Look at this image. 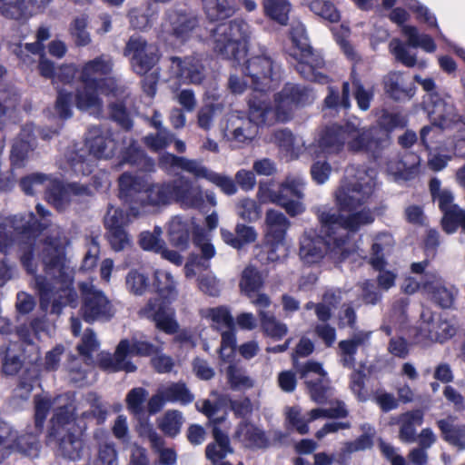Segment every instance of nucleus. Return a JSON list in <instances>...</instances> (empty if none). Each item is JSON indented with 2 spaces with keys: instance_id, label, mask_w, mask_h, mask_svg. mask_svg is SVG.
<instances>
[{
  "instance_id": "obj_1",
  "label": "nucleus",
  "mask_w": 465,
  "mask_h": 465,
  "mask_svg": "<svg viewBox=\"0 0 465 465\" xmlns=\"http://www.w3.org/2000/svg\"><path fill=\"white\" fill-rule=\"evenodd\" d=\"M45 444L54 446L59 454L70 460L83 457L84 440L83 431L76 423L74 410L68 405L58 407L49 421Z\"/></svg>"
},
{
  "instance_id": "obj_2",
  "label": "nucleus",
  "mask_w": 465,
  "mask_h": 465,
  "mask_svg": "<svg viewBox=\"0 0 465 465\" xmlns=\"http://www.w3.org/2000/svg\"><path fill=\"white\" fill-rule=\"evenodd\" d=\"M157 297L150 298L139 314L154 322L155 328L165 334L173 335L179 331L172 303L177 297L176 282L169 272H156L153 282Z\"/></svg>"
},
{
  "instance_id": "obj_3",
  "label": "nucleus",
  "mask_w": 465,
  "mask_h": 465,
  "mask_svg": "<svg viewBox=\"0 0 465 465\" xmlns=\"http://www.w3.org/2000/svg\"><path fill=\"white\" fill-rule=\"evenodd\" d=\"M322 211L319 209L316 213L320 232L311 229L306 231L300 240L299 255L301 260L308 265L320 262L325 255L341 262L351 254L350 250L344 244V240L338 235L336 229L327 230L323 227L321 221Z\"/></svg>"
},
{
  "instance_id": "obj_4",
  "label": "nucleus",
  "mask_w": 465,
  "mask_h": 465,
  "mask_svg": "<svg viewBox=\"0 0 465 465\" xmlns=\"http://www.w3.org/2000/svg\"><path fill=\"white\" fill-rule=\"evenodd\" d=\"M40 258L45 273L64 285L59 295L62 301L54 300L52 304V311L54 312H59L63 306H70L75 309L78 306V294L73 286L74 278L65 264L64 248L53 239H46Z\"/></svg>"
},
{
  "instance_id": "obj_5",
  "label": "nucleus",
  "mask_w": 465,
  "mask_h": 465,
  "mask_svg": "<svg viewBox=\"0 0 465 465\" xmlns=\"http://www.w3.org/2000/svg\"><path fill=\"white\" fill-rule=\"evenodd\" d=\"M250 34L249 24L242 18L220 24L211 31L213 51L222 58L240 64L247 55Z\"/></svg>"
},
{
  "instance_id": "obj_6",
  "label": "nucleus",
  "mask_w": 465,
  "mask_h": 465,
  "mask_svg": "<svg viewBox=\"0 0 465 465\" xmlns=\"http://www.w3.org/2000/svg\"><path fill=\"white\" fill-rule=\"evenodd\" d=\"M162 351L161 346H156L147 341L137 339H122L117 344L114 352L102 351L97 358L98 368L107 373L125 371L135 372L137 366L128 360V356L153 357Z\"/></svg>"
},
{
  "instance_id": "obj_7",
  "label": "nucleus",
  "mask_w": 465,
  "mask_h": 465,
  "mask_svg": "<svg viewBox=\"0 0 465 465\" xmlns=\"http://www.w3.org/2000/svg\"><path fill=\"white\" fill-rule=\"evenodd\" d=\"M291 222L280 211L269 209L265 213V230L258 255L267 262H278L287 255L285 238Z\"/></svg>"
},
{
  "instance_id": "obj_8",
  "label": "nucleus",
  "mask_w": 465,
  "mask_h": 465,
  "mask_svg": "<svg viewBox=\"0 0 465 465\" xmlns=\"http://www.w3.org/2000/svg\"><path fill=\"white\" fill-rule=\"evenodd\" d=\"M291 40L295 48L293 56L297 60L295 69L299 74L311 82L328 83L329 76L319 71L325 66V61L309 44L305 30L293 28L291 32Z\"/></svg>"
},
{
  "instance_id": "obj_9",
  "label": "nucleus",
  "mask_w": 465,
  "mask_h": 465,
  "mask_svg": "<svg viewBox=\"0 0 465 465\" xmlns=\"http://www.w3.org/2000/svg\"><path fill=\"white\" fill-rule=\"evenodd\" d=\"M47 227L48 224L41 222L32 212L21 217L19 223L14 224L17 238V254L23 268L28 274H35L37 271L35 261L36 241Z\"/></svg>"
},
{
  "instance_id": "obj_10",
  "label": "nucleus",
  "mask_w": 465,
  "mask_h": 465,
  "mask_svg": "<svg viewBox=\"0 0 465 465\" xmlns=\"http://www.w3.org/2000/svg\"><path fill=\"white\" fill-rule=\"evenodd\" d=\"M51 409L48 399H35L34 426H27L25 433L19 435L15 440L18 452L30 458H37L41 450L40 436L44 431L45 423Z\"/></svg>"
},
{
  "instance_id": "obj_11",
  "label": "nucleus",
  "mask_w": 465,
  "mask_h": 465,
  "mask_svg": "<svg viewBox=\"0 0 465 465\" xmlns=\"http://www.w3.org/2000/svg\"><path fill=\"white\" fill-rule=\"evenodd\" d=\"M356 124L357 133L348 142V150L351 153H363L373 161L381 159L391 144V136L375 125L360 128Z\"/></svg>"
},
{
  "instance_id": "obj_12",
  "label": "nucleus",
  "mask_w": 465,
  "mask_h": 465,
  "mask_svg": "<svg viewBox=\"0 0 465 465\" xmlns=\"http://www.w3.org/2000/svg\"><path fill=\"white\" fill-rule=\"evenodd\" d=\"M78 289L82 295L79 312L85 322H108L114 317L113 304L102 291L85 282H79Z\"/></svg>"
},
{
  "instance_id": "obj_13",
  "label": "nucleus",
  "mask_w": 465,
  "mask_h": 465,
  "mask_svg": "<svg viewBox=\"0 0 465 465\" xmlns=\"http://www.w3.org/2000/svg\"><path fill=\"white\" fill-rule=\"evenodd\" d=\"M259 194L268 201L284 209L291 217L302 214L305 207L302 203L303 193L295 180L282 183L278 190L270 189L267 183H260Z\"/></svg>"
},
{
  "instance_id": "obj_14",
  "label": "nucleus",
  "mask_w": 465,
  "mask_h": 465,
  "mask_svg": "<svg viewBox=\"0 0 465 465\" xmlns=\"http://www.w3.org/2000/svg\"><path fill=\"white\" fill-rule=\"evenodd\" d=\"M124 55L130 57L133 71L138 75L149 73L159 62L161 54L157 46L150 45L141 36H131L124 48Z\"/></svg>"
},
{
  "instance_id": "obj_15",
  "label": "nucleus",
  "mask_w": 465,
  "mask_h": 465,
  "mask_svg": "<svg viewBox=\"0 0 465 465\" xmlns=\"http://www.w3.org/2000/svg\"><path fill=\"white\" fill-rule=\"evenodd\" d=\"M321 221L325 229L331 230L335 228L338 235L341 240H344V244L347 246L350 240L349 232H355L361 225L373 223L374 217L370 212L366 211L352 213L345 216L333 212L332 209H324L321 212Z\"/></svg>"
},
{
  "instance_id": "obj_16",
  "label": "nucleus",
  "mask_w": 465,
  "mask_h": 465,
  "mask_svg": "<svg viewBox=\"0 0 465 465\" xmlns=\"http://www.w3.org/2000/svg\"><path fill=\"white\" fill-rule=\"evenodd\" d=\"M311 89L298 84L286 83L274 95L278 121L286 123L292 118L294 110L311 104Z\"/></svg>"
},
{
  "instance_id": "obj_17",
  "label": "nucleus",
  "mask_w": 465,
  "mask_h": 465,
  "mask_svg": "<svg viewBox=\"0 0 465 465\" xmlns=\"http://www.w3.org/2000/svg\"><path fill=\"white\" fill-rule=\"evenodd\" d=\"M171 70L181 83L201 84L206 78V69L203 54H193L184 57L172 56Z\"/></svg>"
},
{
  "instance_id": "obj_18",
  "label": "nucleus",
  "mask_w": 465,
  "mask_h": 465,
  "mask_svg": "<svg viewBox=\"0 0 465 465\" xmlns=\"http://www.w3.org/2000/svg\"><path fill=\"white\" fill-rule=\"evenodd\" d=\"M356 133L357 124L350 120L343 124H333L326 126L320 134L318 147L323 153H339L343 149L345 141H351Z\"/></svg>"
},
{
  "instance_id": "obj_19",
  "label": "nucleus",
  "mask_w": 465,
  "mask_h": 465,
  "mask_svg": "<svg viewBox=\"0 0 465 465\" xmlns=\"http://www.w3.org/2000/svg\"><path fill=\"white\" fill-rule=\"evenodd\" d=\"M373 193V185L356 181L341 186L335 193L336 205L340 212L351 213L363 205Z\"/></svg>"
},
{
  "instance_id": "obj_20",
  "label": "nucleus",
  "mask_w": 465,
  "mask_h": 465,
  "mask_svg": "<svg viewBox=\"0 0 465 465\" xmlns=\"http://www.w3.org/2000/svg\"><path fill=\"white\" fill-rule=\"evenodd\" d=\"M242 73L250 78L254 91H265L272 81L274 62L264 54L252 56L245 61Z\"/></svg>"
},
{
  "instance_id": "obj_21",
  "label": "nucleus",
  "mask_w": 465,
  "mask_h": 465,
  "mask_svg": "<svg viewBox=\"0 0 465 465\" xmlns=\"http://www.w3.org/2000/svg\"><path fill=\"white\" fill-rule=\"evenodd\" d=\"M201 232L193 218L181 215L173 217L167 227V240L175 249L184 252L190 247L191 239Z\"/></svg>"
},
{
  "instance_id": "obj_22",
  "label": "nucleus",
  "mask_w": 465,
  "mask_h": 465,
  "mask_svg": "<svg viewBox=\"0 0 465 465\" xmlns=\"http://www.w3.org/2000/svg\"><path fill=\"white\" fill-rule=\"evenodd\" d=\"M171 203H182L189 207L199 209L203 206L204 199L200 188H193V182L181 175L176 179L168 181Z\"/></svg>"
},
{
  "instance_id": "obj_23",
  "label": "nucleus",
  "mask_w": 465,
  "mask_h": 465,
  "mask_svg": "<svg viewBox=\"0 0 465 465\" xmlns=\"http://www.w3.org/2000/svg\"><path fill=\"white\" fill-rule=\"evenodd\" d=\"M262 92V91H260ZM249 120L257 126L272 125L278 121L277 104L272 107L266 94L260 93L252 94L248 101Z\"/></svg>"
},
{
  "instance_id": "obj_24",
  "label": "nucleus",
  "mask_w": 465,
  "mask_h": 465,
  "mask_svg": "<svg viewBox=\"0 0 465 465\" xmlns=\"http://www.w3.org/2000/svg\"><path fill=\"white\" fill-rule=\"evenodd\" d=\"M172 35L180 42H187L193 37H200L199 19L196 15L173 11L169 15Z\"/></svg>"
},
{
  "instance_id": "obj_25",
  "label": "nucleus",
  "mask_w": 465,
  "mask_h": 465,
  "mask_svg": "<svg viewBox=\"0 0 465 465\" xmlns=\"http://www.w3.org/2000/svg\"><path fill=\"white\" fill-rule=\"evenodd\" d=\"M87 144L90 153L98 159L114 158L119 151V142L116 141L111 133L104 134L99 128L89 132Z\"/></svg>"
},
{
  "instance_id": "obj_26",
  "label": "nucleus",
  "mask_w": 465,
  "mask_h": 465,
  "mask_svg": "<svg viewBox=\"0 0 465 465\" xmlns=\"http://www.w3.org/2000/svg\"><path fill=\"white\" fill-rule=\"evenodd\" d=\"M422 290L427 293L430 301L441 309H450L458 296V289L440 280L425 282Z\"/></svg>"
},
{
  "instance_id": "obj_27",
  "label": "nucleus",
  "mask_w": 465,
  "mask_h": 465,
  "mask_svg": "<svg viewBox=\"0 0 465 465\" xmlns=\"http://www.w3.org/2000/svg\"><path fill=\"white\" fill-rule=\"evenodd\" d=\"M382 82L385 94L392 100L405 101L415 94L413 83L408 81L402 73L390 72Z\"/></svg>"
},
{
  "instance_id": "obj_28",
  "label": "nucleus",
  "mask_w": 465,
  "mask_h": 465,
  "mask_svg": "<svg viewBox=\"0 0 465 465\" xmlns=\"http://www.w3.org/2000/svg\"><path fill=\"white\" fill-rule=\"evenodd\" d=\"M114 61L108 54H101L93 60H89L82 66L79 80L84 85L94 84L99 78L94 75H110L113 72Z\"/></svg>"
},
{
  "instance_id": "obj_29",
  "label": "nucleus",
  "mask_w": 465,
  "mask_h": 465,
  "mask_svg": "<svg viewBox=\"0 0 465 465\" xmlns=\"http://www.w3.org/2000/svg\"><path fill=\"white\" fill-rule=\"evenodd\" d=\"M214 425L212 429L213 441L210 442L205 448V456L213 464L223 460L228 453H232L229 436L222 430L220 424L223 419H214Z\"/></svg>"
},
{
  "instance_id": "obj_30",
  "label": "nucleus",
  "mask_w": 465,
  "mask_h": 465,
  "mask_svg": "<svg viewBox=\"0 0 465 465\" xmlns=\"http://www.w3.org/2000/svg\"><path fill=\"white\" fill-rule=\"evenodd\" d=\"M85 186H80L76 183L65 185L62 181L50 176L45 188V197L56 208L63 207L70 201V193L81 194L86 191Z\"/></svg>"
},
{
  "instance_id": "obj_31",
  "label": "nucleus",
  "mask_w": 465,
  "mask_h": 465,
  "mask_svg": "<svg viewBox=\"0 0 465 465\" xmlns=\"http://www.w3.org/2000/svg\"><path fill=\"white\" fill-rule=\"evenodd\" d=\"M117 167L125 164L135 166L145 171H152L154 168V160L149 157L146 153L133 140L130 144L118 151Z\"/></svg>"
},
{
  "instance_id": "obj_32",
  "label": "nucleus",
  "mask_w": 465,
  "mask_h": 465,
  "mask_svg": "<svg viewBox=\"0 0 465 465\" xmlns=\"http://www.w3.org/2000/svg\"><path fill=\"white\" fill-rule=\"evenodd\" d=\"M423 104L431 124L443 130L448 124L450 115V108L445 100L438 93H431L424 97Z\"/></svg>"
},
{
  "instance_id": "obj_33",
  "label": "nucleus",
  "mask_w": 465,
  "mask_h": 465,
  "mask_svg": "<svg viewBox=\"0 0 465 465\" xmlns=\"http://www.w3.org/2000/svg\"><path fill=\"white\" fill-rule=\"evenodd\" d=\"M220 234L224 243L236 250H242L244 246L253 243L258 236L252 226L244 223H237L234 232L221 228Z\"/></svg>"
},
{
  "instance_id": "obj_34",
  "label": "nucleus",
  "mask_w": 465,
  "mask_h": 465,
  "mask_svg": "<svg viewBox=\"0 0 465 465\" xmlns=\"http://www.w3.org/2000/svg\"><path fill=\"white\" fill-rule=\"evenodd\" d=\"M22 348L17 342L0 346L1 371L5 376L16 375L24 366L21 358Z\"/></svg>"
},
{
  "instance_id": "obj_35",
  "label": "nucleus",
  "mask_w": 465,
  "mask_h": 465,
  "mask_svg": "<svg viewBox=\"0 0 465 465\" xmlns=\"http://www.w3.org/2000/svg\"><path fill=\"white\" fill-rule=\"evenodd\" d=\"M201 162L194 159H188L165 152L158 158V165L162 170H182L193 174L195 178L201 166Z\"/></svg>"
},
{
  "instance_id": "obj_36",
  "label": "nucleus",
  "mask_w": 465,
  "mask_h": 465,
  "mask_svg": "<svg viewBox=\"0 0 465 465\" xmlns=\"http://www.w3.org/2000/svg\"><path fill=\"white\" fill-rule=\"evenodd\" d=\"M370 339V334L364 331L354 333L351 339L339 341L338 347L341 351V364L344 367L351 368L355 364V355L360 346L364 345Z\"/></svg>"
},
{
  "instance_id": "obj_37",
  "label": "nucleus",
  "mask_w": 465,
  "mask_h": 465,
  "mask_svg": "<svg viewBox=\"0 0 465 465\" xmlns=\"http://www.w3.org/2000/svg\"><path fill=\"white\" fill-rule=\"evenodd\" d=\"M263 15L270 21L287 25L290 20L292 4L289 0H262Z\"/></svg>"
},
{
  "instance_id": "obj_38",
  "label": "nucleus",
  "mask_w": 465,
  "mask_h": 465,
  "mask_svg": "<svg viewBox=\"0 0 465 465\" xmlns=\"http://www.w3.org/2000/svg\"><path fill=\"white\" fill-rule=\"evenodd\" d=\"M236 433L242 435V441L249 449H265L269 446L270 442L265 432L249 421H242Z\"/></svg>"
},
{
  "instance_id": "obj_39",
  "label": "nucleus",
  "mask_w": 465,
  "mask_h": 465,
  "mask_svg": "<svg viewBox=\"0 0 465 465\" xmlns=\"http://www.w3.org/2000/svg\"><path fill=\"white\" fill-rule=\"evenodd\" d=\"M40 381V371L37 367L30 366L24 370L18 378L17 384L13 391L14 397L26 401Z\"/></svg>"
},
{
  "instance_id": "obj_40",
  "label": "nucleus",
  "mask_w": 465,
  "mask_h": 465,
  "mask_svg": "<svg viewBox=\"0 0 465 465\" xmlns=\"http://www.w3.org/2000/svg\"><path fill=\"white\" fill-rule=\"evenodd\" d=\"M206 17L211 22L225 20L235 13L233 0H202Z\"/></svg>"
},
{
  "instance_id": "obj_41",
  "label": "nucleus",
  "mask_w": 465,
  "mask_h": 465,
  "mask_svg": "<svg viewBox=\"0 0 465 465\" xmlns=\"http://www.w3.org/2000/svg\"><path fill=\"white\" fill-rule=\"evenodd\" d=\"M196 179L207 180L216 185L226 195H233L238 190L235 180L225 174L213 172L203 164L200 166Z\"/></svg>"
},
{
  "instance_id": "obj_42",
  "label": "nucleus",
  "mask_w": 465,
  "mask_h": 465,
  "mask_svg": "<svg viewBox=\"0 0 465 465\" xmlns=\"http://www.w3.org/2000/svg\"><path fill=\"white\" fill-rule=\"evenodd\" d=\"M239 287L241 292L249 298L263 287L261 272L252 265H248L242 272Z\"/></svg>"
},
{
  "instance_id": "obj_43",
  "label": "nucleus",
  "mask_w": 465,
  "mask_h": 465,
  "mask_svg": "<svg viewBox=\"0 0 465 465\" xmlns=\"http://www.w3.org/2000/svg\"><path fill=\"white\" fill-rule=\"evenodd\" d=\"M427 331L430 341L443 343L456 334V327L450 321L438 317L428 322Z\"/></svg>"
},
{
  "instance_id": "obj_44",
  "label": "nucleus",
  "mask_w": 465,
  "mask_h": 465,
  "mask_svg": "<svg viewBox=\"0 0 465 465\" xmlns=\"http://www.w3.org/2000/svg\"><path fill=\"white\" fill-rule=\"evenodd\" d=\"M259 318L261 329L265 336L280 341L288 333L287 325L279 322L273 314L260 311Z\"/></svg>"
},
{
  "instance_id": "obj_45",
  "label": "nucleus",
  "mask_w": 465,
  "mask_h": 465,
  "mask_svg": "<svg viewBox=\"0 0 465 465\" xmlns=\"http://www.w3.org/2000/svg\"><path fill=\"white\" fill-rule=\"evenodd\" d=\"M350 93V83L347 81L342 83L341 94L338 88L329 86L328 94L324 99L325 107L332 110H338L341 107L345 110L349 109L351 107Z\"/></svg>"
},
{
  "instance_id": "obj_46",
  "label": "nucleus",
  "mask_w": 465,
  "mask_h": 465,
  "mask_svg": "<svg viewBox=\"0 0 465 465\" xmlns=\"http://www.w3.org/2000/svg\"><path fill=\"white\" fill-rule=\"evenodd\" d=\"M403 34L407 36L408 45L414 48L420 47L427 53L435 52L437 45L433 38L426 34L420 35L414 25H405L402 28Z\"/></svg>"
},
{
  "instance_id": "obj_47",
  "label": "nucleus",
  "mask_w": 465,
  "mask_h": 465,
  "mask_svg": "<svg viewBox=\"0 0 465 465\" xmlns=\"http://www.w3.org/2000/svg\"><path fill=\"white\" fill-rule=\"evenodd\" d=\"M441 227L447 233L455 232L459 227L465 232V211L457 204L442 213Z\"/></svg>"
},
{
  "instance_id": "obj_48",
  "label": "nucleus",
  "mask_w": 465,
  "mask_h": 465,
  "mask_svg": "<svg viewBox=\"0 0 465 465\" xmlns=\"http://www.w3.org/2000/svg\"><path fill=\"white\" fill-rule=\"evenodd\" d=\"M437 426L440 430L442 439L460 449L465 448V442L463 441V438L465 436V431L458 426L453 425L449 420H439L437 421Z\"/></svg>"
},
{
  "instance_id": "obj_49",
  "label": "nucleus",
  "mask_w": 465,
  "mask_h": 465,
  "mask_svg": "<svg viewBox=\"0 0 465 465\" xmlns=\"http://www.w3.org/2000/svg\"><path fill=\"white\" fill-rule=\"evenodd\" d=\"M145 181L128 172L123 173L118 178L119 193L121 197H128L145 189Z\"/></svg>"
},
{
  "instance_id": "obj_50",
  "label": "nucleus",
  "mask_w": 465,
  "mask_h": 465,
  "mask_svg": "<svg viewBox=\"0 0 465 465\" xmlns=\"http://www.w3.org/2000/svg\"><path fill=\"white\" fill-rule=\"evenodd\" d=\"M148 391L143 387H135L130 390L126 395V406L130 413L136 417L145 415V408L143 406Z\"/></svg>"
},
{
  "instance_id": "obj_51",
  "label": "nucleus",
  "mask_w": 465,
  "mask_h": 465,
  "mask_svg": "<svg viewBox=\"0 0 465 465\" xmlns=\"http://www.w3.org/2000/svg\"><path fill=\"white\" fill-rule=\"evenodd\" d=\"M308 7L313 14L330 23H338L341 19L340 12L331 1L310 0Z\"/></svg>"
},
{
  "instance_id": "obj_52",
  "label": "nucleus",
  "mask_w": 465,
  "mask_h": 465,
  "mask_svg": "<svg viewBox=\"0 0 465 465\" xmlns=\"http://www.w3.org/2000/svg\"><path fill=\"white\" fill-rule=\"evenodd\" d=\"M50 176L51 175L43 173H33L22 177L19 182V186L26 195H34L43 190L45 191Z\"/></svg>"
},
{
  "instance_id": "obj_53",
  "label": "nucleus",
  "mask_w": 465,
  "mask_h": 465,
  "mask_svg": "<svg viewBox=\"0 0 465 465\" xmlns=\"http://www.w3.org/2000/svg\"><path fill=\"white\" fill-rule=\"evenodd\" d=\"M147 202L152 206L165 205L171 203L168 182L145 185Z\"/></svg>"
},
{
  "instance_id": "obj_54",
  "label": "nucleus",
  "mask_w": 465,
  "mask_h": 465,
  "mask_svg": "<svg viewBox=\"0 0 465 465\" xmlns=\"http://www.w3.org/2000/svg\"><path fill=\"white\" fill-rule=\"evenodd\" d=\"M226 377L230 388L233 391L251 389L253 386L252 380L245 374L243 369L234 363L226 368Z\"/></svg>"
},
{
  "instance_id": "obj_55",
  "label": "nucleus",
  "mask_w": 465,
  "mask_h": 465,
  "mask_svg": "<svg viewBox=\"0 0 465 465\" xmlns=\"http://www.w3.org/2000/svg\"><path fill=\"white\" fill-rule=\"evenodd\" d=\"M88 15L83 14L75 17L70 24L69 32L77 46H86L91 43V37L86 28Z\"/></svg>"
},
{
  "instance_id": "obj_56",
  "label": "nucleus",
  "mask_w": 465,
  "mask_h": 465,
  "mask_svg": "<svg viewBox=\"0 0 465 465\" xmlns=\"http://www.w3.org/2000/svg\"><path fill=\"white\" fill-rule=\"evenodd\" d=\"M165 400L168 402H180L183 405L190 404L194 397L182 381L173 382L163 390Z\"/></svg>"
},
{
  "instance_id": "obj_57",
  "label": "nucleus",
  "mask_w": 465,
  "mask_h": 465,
  "mask_svg": "<svg viewBox=\"0 0 465 465\" xmlns=\"http://www.w3.org/2000/svg\"><path fill=\"white\" fill-rule=\"evenodd\" d=\"M373 270L379 272L377 284L382 290H389L395 285L397 274L391 270H386L387 261L385 258H376L369 261Z\"/></svg>"
},
{
  "instance_id": "obj_58",
  "label": "nucleus",
  "mask_w": 465,
  "mask_h": 465,
  "mask_svg": "<svg viewBox=\"0 0 465 465\" xmlns=\"http://www.w3.org/2000/svg\"><path fill=\"white\" fill-rule=\"evenodd\" d=\"M110 119L115 122L123 130L130 131L134 123L124 102H113L107 106Z\"/></svg>"
},
{
  "instance_id": "obj_59",
  "label": "nucleus",
  "mask_w": 465,
  "mask_h": 465,
  "mask_svg": "<svg viewBox=\"0 0 465 465\" xmlns=\"http://www.w3.org/2000/svg\"><path fill=\"white\" fill-rule=\"evenodd\" d=\"M351 83L353 89V96L357 102L358 107L362 111H367L373 99V91L366 89L354 71L351 74Z\"/></svg>"
},
{
  "instance_id": "obj_60",
  "label": "nucleus",
  "mask_w": 465,
  "mask_h": 465,
  "mask_svg": "<svg viewBox=\"0 0 465 465\" xmlns=\"http://www.w3.org/2000/svg\"><path fill=\"white\" fill-rule=\"evenodd\" d=\"M74 104V93L64 88L57 90L54 103V110L58 117L67 120L73 116V106Z\"/></svg>"
},
{
  "instance_id": "obj_61",
  "label": "nucleus",
  "mask_w": 465,
  "mask_h": 465,
  "mask_svg": "<svg viewBox=\"0 0 465 465\" xmlns=\"http://www.w3.org/2000/svg\"><path fill=\"white\" fill-rule=\"evenodd\" d=\"M375 126L381 128L389 136H391L395 129H403L407 126V120L400 113L384 112L379 117Z\"/></svg>"
},
{
  "instance_id": "obj_62",
  "label": "nucleus",
  "mask_w": 465,
  "mask_h": 465,
  "mask_svg": "<svg viewBox=\"0 0 465 465\" xmlns=\"http://www.w3.org/2000/svg\"><path fill=\"white\" fill-rule=\"evenodd\" d=\"M182 423V415L179 411H168L163 415L159 429L165 436L174 438L180 433Z\"/></svg>"
},
{
  "instance_id": "obj_63",
  "label": "nucleus",
  "mask_w": 465,
  "mask_h": 465,
  "mask_svg": "<svg viewBox=\"0 0 465 465\" xmlns=\"http://www.w3.org/2000/svg\"><path fill=\"white\" fill-rule=\"evenodd\" d=\"M311 399L318 403L324 404L328 400L329 384L325 377L305 381Z\"/></svg>"
},
{
  "instance_id": "obj_64",
  "label": "nucleus",
  "mask_w": 465,
  "mask_h": 465,
  "mask_svg": "<svg viewBox=\"0 0 465 465\" xmlns=\"http://www.w3.org/2000/svg\"><path fill=\"white\" fill-rule=\"evenodd\" d=\"M30 150L31 144L28 141L22 138L16 139L14 142L10 152V163L12 168L24 167Z\"/></svg>"
}]
</instances>
